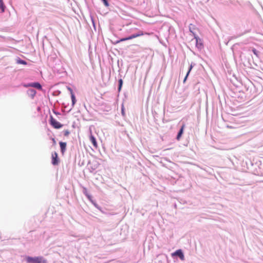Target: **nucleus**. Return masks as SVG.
<instances>
[{"label": "nucleus", "mask_w": 263, "mask_h": 263, "mask_svg": "<svg viewBox=\"0 0 263 263\" xmlns=\"http://www.w3.org/2000/svg\"><path fill=\"white\" fill-rule=\"evenodd\" d=\"M89 140H90V142L92 143L93 146L95 148H97L98 147L97 142L96 141L95 137L92 134H91L89 136Z\"/></svg>", "instance_id": "7"}, {"label": "nucleus", "mask_w": 263, "mask_h": 263, "mask_svg": "<svg viewBox=\"0 0 263 263\" xmlns=\"http://www.w3.org/2000/svg\"><path fill=\"white\" fill-rule=\"evenodd\" d=\"M52 140L53 145H55L56 144V141H55V139L53 138H52Z\"/></svg>", "instance_id": "23"}, {"label": "nucleus", "mask_w": 263, "mask_h": 263, "mask_svg": "<svg viewBox=\"0 0 263 263\" xmlns=\"http://www.w3.org/2000/svg\"><path fill=\"white\" fill-rule=\"evenodd\" d=\"M85 195H86V196L87 197V198L89 199V200L90 201H91L92 202V201L91 200V197L90 195H89V194H88L87 193H86Z\"/></svg>", "instance_id": "21"}, {"label": "nucleus", "mask_w": 263, "mask_h": 263, "mask_svg": "<svg viewBox=\"0 0 263 263\" xmlns=\"http://www.w3.org/2000/svg\"><path fill=\"white\" fill-rule=\"evenodd\" d=\"M196 27L195 25H193V24H190L189 26V30L190 31L193 33L194 35H196L194 31L196 29Z\"/></svg>", "instance_id": "11"}, {"label": "nucleus", "mask_w": 263, "mask_h": 263, "mask_svg": "<svg viewBox=\"0 0 263 263\" xmlns=\"http://www.w3.org/2000/svg\"><path fill=\"white\" fill-rule=\"evenodd\" d=\"M61 151L62 154H64L66 151L67 144L66 142H60L59 143Z\"/></svg>", "instance_id": "8"}, {"label": "nucleus", "mask_w": 263, "mask_h": 263, "mask_svg": "<svg viewBox=\"0 0 263 263\" xmlns=\"http://www.w3.org/2000/svg\"><path fill=\"white\" fill-rule=\"evenodd\" d=\"M67 89L70 92L71 95H72V94H74L72 89L70 87H67Z\"/></svg>", "instance_id": "22"}, {"label": "nucleus", "mask_w": 263, "mask_h": 263, "mask_svg": "<svg viewBox=\"0 0 263 263\" xmlns=\"http://www.w3.org/2000/svg\"><path fill=\"white\" fill-rule=\"evenodd\" d=\"M17 63L18 64H23V65H26L27 64V62L24 60H17Z\"/></svg>", "instance_id": "16"}, {"label": "nucleus", "mask_w": 263, "mask_h": 263, "mask_svg": "<svg viewBox=\"0 0 263 263\" xmlns=\"http://www.w3.org/2000/svg\"><path fill=\"white\" fill-rule=\"evenodd\" d=\"M26 260L27 263H47V260L42 256L34 257L27 256Z\"/></svg>", "instance_id": "1"}, {"label": "nucleus", "mask_w": 263, "mask_h": 263, "mask_svg": "<svg viewBox=\"0 0 263 263\" xmlns=\"http://www.w3.org/2000/svg\"><path fill=\"white\" fill-rule=\"evenodd\" d=\"M0 9H1L2 12H3L5 10V6L2 0H0Z\"/></svg>", "instance_id": "13"}, {"label": "nucleus", "mask_w": 263, "mask_h": 263, "mask_svg": "<svg viewBox=\"0 0 263 263\" xmlns=\"http://www.w3.org/2000/svg\"><path fill=\"white\" fill-rule=\"evenodd\" d=\"M252 51L255 55H256L257 57L258 56V51L256 49L253 48L252 49Z\"/></svg>", "instance_id": "19"}, {"label": "nucleus", "mask_w": 263, "mask_h": 263, "mask_svg": "<svg viewBox=\"0 0 263 263\" xmlns=\"http://www.w3.org/2000/svg\"><path fill=\"white\" fill-rule=\"evenodd\" d=\"M71 100H72V106H74V105L75 104L76 102V99L74 95L72 94V95H71Z\"/></svg>", "instance_id": "15"}, {"label": "nucleus", "mask_w": 263, "mask_h": 263, "mask_svg": "<svg viewBox=\"0 0 263 263\" xmlns=\"http://www.w3.org/2000/svg\"><path fill=\"white\" fill-rule=\"evenodd\" d=\"M192 68H193V66L192 65H191L190 67L189 68V70L188 72H187L186 75L185 77L184 78V79L183 80V83L185 82V81H186V80L187 79V77H188V76H189V73H190V72L191 71Z\"/></svg>", "instance_id": "12"}, {"label": "nucleus", "mask_w": 263, "mask_h": 263, "mask_svg": "<svg viewBox=\"0 0 263 263\" xmlns=\"http://www.w3.org/2000/svg\"><path fill=\"white\" fill-rule=\"evenodd\" d=\"M196 41V46L198 48H201L203 47L202 41L196 35L194 36Z\"/></svg>", "instance_id": "9"}, {"label": "nucleus", "mask_w": 263, "mask_h": 263, "mask_svg": "<svg viewBox=\"0 0 263 263\" xmlns=\"http://www.w3.org/2000/svg\"><path fill=\"white\" fill-rule=\"evenodd\" d=\"M52 164L53 165H58L59 164L60 160L58 158V155L57 152H54L52 153Z\"/></svg>", "instance_id": "4"}, {"label": "nucleus", "mask_w": 263, "mask_h": 263, "mask_svg": "<svg viewBox=\"0 0 263 263\" xmlns=\"http://www.w3.org/2000/svg\"><path fill=\"white\" fill-rule=\"evenodd\" d=\"M184 127H185V125H183L182 126L180 131L179 132V133H178V135L177 136V139L178 140H180V137H181V135H182V133L183 132V129H184Z\"/></svg>", "instance_id": "10"}, {"label": "nucleus", "mask_w": 263, "mask_h": 263, "mask_svg": "<svg viewBox=\"0 0 263 263\" xmlns=\"http://www.w3.org/2000/svg\"><path fill=\"white\" fill-rule=\"evenodd\" d=\"M50 123L53 127L56 129L60 128L63 126V125L55 119L52 116L50 117Z\"/></svg>", "instance_id": "3"}, {"label": "nucleus", "mask_w": 263, "mask_h": 263, "mask_svg": "<svg viewBox=\"0 0 263 263\" xmlns=\"http://www.w3.org/2000/svg\"><path fill=\"white\" fill-rule=\"evenodd\" d=\"M175 256H178L181 260H184V254L181 249L177 250L175 252L172 253V256L174 257Z\"/></svg>", "instance_id": "5"}, {"label": "nucleus", "mask_w": 263, "mask_h": 263, "mask_svg": "<svg viewBox=\"0 0 263 263\" xmlns=\"http://www.w3.org/2000/svg\"><path fill=\"white\" fill-rule=\"evenodd\" d=\"M63 133H64V136H66V137L68 136V135L70 134V132H69V131L68 129L64 130Z\"/></svg>", "instance_id": "17"}, {"label": "nucleus", "mask_w": 263, "mask_h": 263, "mask_svg": "<svg viewBox=\"0 0 263 263\" xmlns=\"http://www.w3.org/2000/svg\"><path fill=\"white\" fill-rule=\"evenodd\" d=\"M122 84H123V81L121 79H120L119 80V88H118V91H120V90L121 89V88H122Z\"/></svg>", "instance_id": "14"}, {"label": "nucleus", "mask_w": 263, "mask_h": 263, "mask_svg": "<svg viewBox=\"0 0 263 263\" xmlns=\"http://www.w3.org/2000/svg\"><path fill=\"white\" fill-rule=\"evenodd\" d=\"M27 87H32L34 88H35L36 89H38L39 90L42 89V86L41 85L38 83V82H35V83H32L28 84L26 85Z\"/></svg>", "instance_id": "6"}, {"label": "nucleus", "mask_w": 263, "mask_h": 263, "mask_svg": "<svg viewBox=\"0 0 263 263\" xmlns=\"http://www.w3.org/2000/svg\"><path fill=\"white\" fill-rule=\"evenodd\" d=\"M102 1L103 2L104 4V5H105V6H106V7L109 6V4H108V3L107 0H102Z\"/></svg>", "instance_id": "20"}, {"label": "nucleus", "mask_w": 263, "mask_h": 263, "mask_svg": "<svg viewBox=\"0 0 263 263\" xmlns=\"http://www.w3.org/2000/svg\"><path fill=\"white\" fill-rule=\"evenodd\" d=\"M121 113H122V116H125V110H124V107L123 105H122Z\"/></svg>", "instance_id": "18"}, {"label": "nucleus", "mask_w": 263, "mask_h": 263, "mask_svg": "<svg viewBox=\"0 0 263 263\" xmlns=\"http://www.w3.org/2000/svg\"><path fill=\"white\" fill-rule=\"evenodd\" d=\"M144 34H148L149 35V33H147V32H145V33H143V32L141 30H139L138 33H135V34H133L128 37H125V38H122V39H121L120 40H118L116 41V44H118L121 42H123V41H127V40H132V39H135V38H136L137 37H139V36H141Z\"/></svg>", "instance_id": "2"}]
</instances>
